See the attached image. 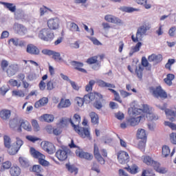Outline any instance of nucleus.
I'll use <instances>...</instances> for the list:
<instances>
[{"label":"nucleus","mask_w":176,"mask_h":176,"mask_svg":"<svg viewBox=\"0 0 176 176\" xmlns=\"http://www.w3.org/2000/svg\"><path fill=\"white\" fill-rule=\"evenodd\" d=\"M60 123L61 124H64L65 126H67L68 123H70L74 127V129L76 133L78 134L82 138H89V140H91V136L90 135V131H89V129L85 128V127H80L78 125L74 124V121H72V118H62Z\"/></svg>","instance_id":"nucleus-1"},{"label":"nucleus","mask_w":176,"mask_h":176,"mask_svg":"<svg viewBox=\"0 0 176 176\" xmlns=\"http://www.w3.org/2000/svg\"><path fill=\"white\" fill-rule=\"evenodd\" d=\"M38 38L45 42H50L54 39V33L49 28H44L40 30Z\"/></svg>","instance_id":"nucleus-2"},{"label":"nucleus","mask_w":176,"mask_h":176,"mask_svg":"<svg viewBox=\"0 0 176 176\" xmlns=\"http://www.w3.org/2000/svg\"><path fill=\"white\" fill-rule=\"evenodd\" d=\"M146 31H148V29L144 25H142L138 28L136 32V37L134 36V34L131 36V39L133 42L137 43V42L142 41V38H144V36L146 35Z\"/></svg>","instance_id":"nucleus-3"},{"label":"nucleus","mask_w":176,"mask_h":176,"mask_svg":"<svg viewBox=\"0 0 176 176\" xmlns=\"http://www.w3.org/2000/svg\"><path fill=\"white\" fill-rule=\"evenodd\" d=\"M150 93L153 94L155 98H167V93L162 89V87L159 86L157 87L156 88L153 87H151L149 88Z\"/></svg>","instance_id":"nucleus-4"},{"label":"nucleus","mask_w":176,"mask_h":176,"mask_svg":"<svg viewBox=\"0 0 176 176\" xmlns=\"http://www.w3.org/2000/svg\"><path fill=\"white\" fill-rule=\"evenodd\" d=\"M13 30L15 34H17L18 35H20L21 36H24V35H25L28 32L27 28L25 26H24V25L19 23H14Z\"/></svg>","instance_id":"nucleus-5"},{"label":"nucleus","mask_w":176,"mask_h":176,"mask_svg":"<svg viewBox=\"0 0 176 176\" xmlns=\"http://www.w3.org/2000/svg\"><path fill=\"white\" fill-rule=\"evenodd\" d=\"M42 53L45 56H52V58L55 60V61H64V59L61 57V54H60V52L45 49L42 50Z\"/></svg>","instance_id":"nucleus-6"},{"label":"nucleus","mask_w":176,"mask_h":176,"mask_svg":"<svg viewBox=\"0 0 176 176\" xmlns=\"http://www.w3.org/2000/svg\"><path fill=\"white\" fill-rule=\"evenodd\" d=\"M24 142L21 140L19 138H16V144H13L11 148H8L9 155H16L19 151H20V148L23 146Z\"/></svg>","instance_id":"nucleus-7"},{"label":"nucleus","mask_w":176,"mask_h":176,"mask_svg":"<svg viewBox=\"0 0 176 176\" xmlns=\"http://www.w3.org/2000/svg\"><path fill=\"white\" fill-rule=\"evenodd\" d=\"M71 152L68 148L59 149L56 153V156L60 162H64L68 159V153Z\"/></svg>","instance_id":"nucleus-8"},{"label":"nucleus","mask_w":176,"mask_h":176,"mask_svg":"<svg viewBox=\"0 0 176 176\" xmlns=\"http://www.w3.org/2000/svg\"><path fill=\"white\" fill-rule=\"evenodd\" d=\"M142 112L146 114V118L148 120H157L159 116L156 114L151 113V110H149V106L148 104H143L142 106Z\"/></svg>","instance_id":"nucleus-9"},{"label":"nucleus","mask_w":176,"mask_h":176,"mask_svg":"<svg viewBox=\"0 0 176 176\" xmlns=\"http://www.w3.org/2000/svg\"><path fill=\"white\" fill-rule=\"evenodd\" d=\"M96 96L95 102H94V107L96 108V109H101L102 108V102H104V98L102 96V94L96 92Z\"/></svg>","instance_id":"nucleus-10"},{"label":"nucleus","mask_w":176,"mask_h":176,"mask_svg":"<svg viewBox=\"0 0 176 176\" xmlns=\"http://www.w3.org/2000/svg\"><path fill=\"white\" fill-rule=\"evenodd\" d=\"M129 159L130 156H129L127 152L120 151L118 153V160L120 164H126V163H129Z\"/></svg>","instance_id":"nucleus-11"},{"label":"nucleus","mask_w":176,"mask_h":176,"mask_svg":"<svg viewBox=\"0 0 176 176\" xmlns=\"http://www.w3.org/2000/svg\"><path fill=\"white\" fill-rule=\"evenodd\" d=\"M76 156L80 157V159H85V160H89V161L93 160V157H94L92 154L87 152H85L83 151V150H76Z\"/></svg>","instance_id":"nucleus-12"},{"label":"nucleus","mask_w":176,"mask_h":176,"mask_svg":"<svg viewBox=\"0 0 176 176\" xmlns=\"http://www.w3.org/2000/svg\"><path fill=\"white\" fill-rule=\"evenodd\" d=\"M47 26L49 30H57L60 27V20L58 18H52L47 21Z\"/></svg>","instance_id":"nucleus-13"},{"label":"nucleus","mask_w":176,"mask_h":176,"mask_svg":"<svg viewBox=\"0 0 176 176\" xmlns=\"http://www.w3.org/2000/svg\"><path fill=\"white\" fill-rule=\"evenodd\" d=\"M60 87V80L57 79L50 80L47 82V90L52 91L54 89H58Z\"/></svg>","instance_id":"nucleus-14"},{"label":"nucleus","mask_w":176,"mask_h":176,"mask_svg":"<svg viewBox=\"0 0 176 176\" xmlns=\"http://www.w3.org/2000/svg\"><path fill=\"white\" fill-rule=\"evenodd\" d=\"M43 149L49 153V155H53V153L56 152V147L54 146V144L50 142H45L43 145Z\"/></svg>","instance_id":"nucleus-15"},{"label":"nucleus","mask_w":176,"mask_h":176,"mask_svg":"<svg viewBox=\"0 0 176 176\" xmlns=\"http://www.w3.org/2000/svg\"><path fill=\"white\" fill-rule=\"evenodd\" d=\"M14 16L15 20H22V21H24V20H26L27 19V14H25L24 10L21 8L17 9L14 12Z\"/></svg>","instance_id":"nucleus-16"},{"label":"nucleus","mask_w":176,"mask_h":176,"mask_svg":"<svg viewBox=\"0 0 176 176\" xmlns=\"http://www.w3.org/2000/svg\"><path fill=\"white\" fill-rule=\"evenodd\" d=\"M26 52L29 54H32L33 56H38L41 52L38 47L34 45V44H29L27 45Z\"/></svg>","instance_id":"nucleus-17"},{"label":"nucleus","mask_w":176,"mask_h":176,"mask_svg":"<svg viewBox=\"0 0 176 176\" xmlns=\"http://www.w3.org/2000/svg\"><path fill=\"white\" fill-rule=\"evenodd\" d=\"M71 64L72 67H74V69H76L77 71H79L80 72H82L83 74H87V71L83 68H82L84 65L83 63L76 61V60H72L71 62Z\"/></svg>","instance_id":"nucleus-18"},{"label":"nucleus","mask_w":176,"mask_h":176,"mask_svg":"<svg viewBox=\"0 0 176 176\" xmlns=\"http://www.w3.org/2000/svg\"><path fill=\"white\" fill-rule=\"evenodd\" d=\"M19 71V65L16 64H12L9 65V67L7 69V75L10 78L11 76H14V75H16V73Z\"/></svg>","instance_id":"nucleus-19"},{"label":"nucleus","mask_w":176,"mask_h":176,"mask_svg":"<svg viewBox=\"0 0 176 176\" xmlns=\"http://www.w3.org/2000/svg\"><path fill=\"white\" fill-rule=\"evenodd\" d=\"M104 20L108 21V23H113V24H122V20L118 17H115L112 15H106L104 16Z\"/></svg>","instance_id":"nucleus-20"},{"label":"nucleus","mask_w":176,"mask_h":176,"mask_svg":"<svg viewBox=\"0 0 176 176\" xmlns=\"http://www.w3.org/2000/svg\"><path fill=\"white\" fill-rule=\"evenodd\" d=\"M0 3L3 5L6 9L11 12V13H14L17 10L16 5L13 3L1 1Z\"/></svg>","instance_id":"nucleus-21"},{"label":"nucleus","mask_w":176,"mask_h":176,"mask_svg":"<svg viewBox=\"0 0 176 176\" xmlns=\"http://www.w3.org/2000/svg\"><path fill=\"white\" fill-rule=\"evenodd\" d=\"M71 107V100L69 99L61 98L60 102L57 105L58 109H63V108H69Z\"/></svg>","instance_id":"nucleus-22"},{"label":"nucleus","mask_w":176,"mask_h":176,"mask_svg":"<svg viewBox=\"0 0 176 176\" xmlns=\"http://www.w3.org/2000/svg\"><path fill=\"white\" fill-rule=\"evenodd\" d=\"M96 96L97 94H96V92H91L85 95L82 100H84L85 104H90L93 100H96Z\"/></svg>","instance_id":"nucleus-23"},{"label":"nucleus","mask_w":176,"mask_h":176,"mask_svg":"<svg viewBox=\"0 0 176 176\" xmlns=\"http://www.w3.org/2000/svg\"><path fill=\"white\" fill-rule=\"evenodd\" d=\"M144 163L146 164V166H153V168H155V166L157 164V162L153 160V158L149 155H146L144 157L143 160Z\"/></svg>","instance_id":"nucleus-24"},{"label":"nucleus","mask_w":176,"mask_h":176,"mask_svg":"<svg viewBox=\"0 0 176 176\" xmlns=\"http://www.w3.org/2000/svg\"><path fill=\"white\" fill-rule=\"evenodd\" d=\"M12 111L9 109H3L0 111V118L3 120H8L10 118Z\"/></svg>","instance_id":"nucleus-25"},{"label":"nucleus","mask_w":176,"mask_h":176,"mask_svg":"<svg viewBox=\"0 0 176 176\" xmlns=\"http://www.w3.org/2000/svg\"><path fill=\"white\" fill-rule=\"evenodd\" d=\"M124 168L128 171V173H130V174H132L133 175H135V174H138V173H140V168L137 164H133L132 166H129Z\"/></svg>","instance_id":"nucleus-26"},{"label":"nucleus","mask_w":176,"mask_h":176,"mask_svg":"<svg viewBox=\"0 0 176 176\" xmlns=\"http://www.w3.org/2000/svg\"><path fill=\"white\" fill-rule=\"evenodd\" d=\"M144 118V116H139L137 118H131L127 120V122L129 124H130V126H137L140 122H141V119Z\"/></svg>","instance_id":"nucleus-27"},{"label":"nucleus","mask_w":176,"mask_h":176,"mask_svg":"<svg viewBox=\"0 0 176 176\" xmlns=\"http://www.w3.org/2000/svg\"><path fill=\"white\" fill-rule=\"evenodd\" d=\"M9 43H12L14 46H19L23 47L25 45V43L23 41H20L18 38H12L8 41Z\"/></svg>","instance_id":"nucleus-28"},{"label":"nucleus","mask_w":176,"mask_h":176,"mask_svg":"<svg viewBox=\"0 0 176 176\" xmlns=\"http://www.w3.org/2000/svg\"><path fill=\"white\" fill-rule=\"evenodd\" d=\"M30 155H32V157L34 159H41V157H43L45 155L42 154L41 152L36 151L35 148L31 147L30 150Z\"/></svg>","instance_id":"nucleus-29"},{"label":"nucleus","mask_w":176,"mask_h":176,"mask_svg":"<svg viewBox=\"0 0 176 176\" xmlns=\"http://www.w3.org/2000/svg\"><path fill=\"white\" fill-rule=\"evenodd\" d=\"M10 174L11 176H19L21 174V169L19 166H13L10 169Z\"/></svg>","instance_id":"nucleus-30"},{"label":"nucleus","mask_w":176,"mask_h":176,"mask_svg":"<svg viewBox=\"0 0 176 176\" xmlns=\"http://www.w3.org/2000/svg\"><path fill=\"white\" fill-rule=\"evenodd\" d=\"M65 168H67L69 173L72 174L74 173L75 175L78 174V169L74 164H71V163H67L65 164Z\"/></svg>","instance_id":"nucleus-31"},{"label":"nucleus","mask_w":176,"mask_h":176,"mask_svg":"<svg viewBox=\"0 0 176 176\" xmlns=\"http://www.w3.org/2000/svg\"><path fill=\"white\" fill-rule=\"evenodd\" d=\"M19 123H21V127L24 130H26V131H31L32 127L30 122L27 120H20Z\"/></svg>","instance_id":"nucleus-32"},{"label":"nucleus","mask_w":176,"mask_h":176,"mask_svg":"<svg viewBox=\"0 0 176 176\" xmlns=\"http://www.w3.org/2000/svg\"><path fill=\"white\" fill-rule=\"evenodd\" d=\"M121 12H125L126 13H133V12H140V9L134 8L133 7L121 6L119 8Z\"/></svg>","instance_id":"nucleus-33"},{"label":"nucleus","mask_w":176,"mask_h":176,"mask_svg":"<svg viewBox=\"0 0 176 176\" xmlns=\"http://www.w3.org/2000/svg\"><path fill=\"white\" fill-rule=\"evenodd\" d=\"M129 113L133 116H138V115L142 113V109L133 107L129 109Z\"/></svg>","instance_id":"nucleus-34"},{"label":"nucleus","mask_w":176,"mask_h":176,"mask_svg":"<svg viewBox=\"0 0 176 176\" xmlns=\"http://www.w3.org/2000/svg\"><path fill=\"white\" fill-rule=\"evenodd\" d=\"M154 170L159 173L160 174H166L168 173V169L166 167H160V163H157V165L154 167Z\"/></svg>","instance_id":"nucleus-35"},{"label":"nucleus","mask_w":176,"mask_h":176,"mask_svg":"<svg viewBox=\"0 0 176 176\" xmlns=\"http://www.w3.org/2000/svg\"><path fill=\"white\" fill-rule=\"evenodd\" d=\"M47 102H49V99L47 98H43L35 103L34 107L35 108H39L40 107L46 105Z\"/></svg>","instance_id":"nucleus-36"},{"label":"nucleus","mask_w":176,"mask_h":176,"mask_svg":"<svg viewBox=\"0 0 176 176\" xmlns=\"http://www.w3.org/2000/svg\"><path fill=\"white\" fill-rule=\"evenodd\" d=\"M3 142H4V146L5 148H7L8 149H10L12 146V139L9 135H5L3 136Z\"/></svg>","instance_id":"nucleus-37"},{"label":"nucleus","mask_w":176,"mask_h":176,"mask_svg":"<svg viewBox=\"0 0 176 176\" xmlns=\"http://www.w3.org/2000/svg\"><path fill=\"white\" fill-rule=\"evenodd\" d=\"M9 168H12V162H10V161H6L2 163L0 168V171L3 173L5 171V170H9Z\"/></svg>","instance_id":"nucleus-38"},{"label":"nucleus","mask_w":176,"mask_h":176,"mask_svg":"<svg viewBox=\"0 0 176 176\" xmlns=\"http://www.w3.org/2000/svg\"><path fill=\"white\" fill-rule=\"evenodd\" d=\"M89 116L91 118V123H93V124H98L99 118L98 113H96L95 112H91L90 113Z\"/></svg>","instance_id":"nucleus-39"},{"label":"nucleus","mask_w":176,"mask_h":176,"mask_svg":"<svg viewBox=\"0 0 176 176\" xmlns=\"http://www.w3.org/2000/svg\"><path fill=\"white\" fill-rule=\"evenodd\" d=\"M137 137L140 140H146V133L145 132V129H138Z\"/></svg>","instance_id":"nucleus-40"},{"label":"nucleus","mask_w":176,"mask_h":176,"mask_svg":"<svg viewBox=\"0 0 176 176\" xmlns=\"http://www.w3.org/2000/svg\"><path fill=\"white\" fill-rule=\"evenodd\" d=\"M43 118L44 121L47 122V123H52V122H54V116L52 114H44Z\"/></svg>","instance_id":"nucleus-41"},{"label":"nucleus","mask_w":176,"mask_h":176,"mask_svg":"<svg viewBox=\"0 0 176 176\" xmlns=\"http://www.w3.org/2000/svg\"><path fill=\"white\" fill-rule=\"evenodd\" d=\"M98 86H100V87H114L112 84L106 82L102 80H98Z\"/></svg>","instance_id":"nucleus-42"},{"label":"nucleus","mask_w":176,"mask_h":176,"mask_svg":"<svg viewBox=\"0 0 176 176\" xmlns=\"http://www.w3.org/2000/svg\"><path fill=\"white\" fill-rule=\"evenodd\" d=\"M20 123V121L17 120V118H14L12 120H10V129H16L17 126H19V124Z\"/></svg>","instance_id":"nucleus-43"},{"label":"nucleus","mask_w":176,"mask_h":176,"mask_svg":"<svg viewBox=\"0 0 176 176\" xmlns=\"http://www.w3.org/2000/svg\"><path fill=\"white\" fill-rule=\"evenodd\" d=\"M19 163L23 167H28L30 166V163L28 162V160L25 157H20L19 159Z\"/></svg>","instance_id":"nucleus-44"},{"label":"nucleus","mask_w":176,"mask_h":176,"mask_svg":"<svg viewBox=\"0 0 176 176\" xmlns=\"http://www.w3.org/2000/svg\"><path fill=\"white\" fill-rule=\"evenodd\" d=\"M146 145V140L144 139L139 142L138 148L142 151V152H145V146Z\"/></svg>","instance_id":"nucleus-45"},{"label":"nucleus","mask_w":176,"mask_h":176,"mask_svg":"<svg viewBox=\"0 0 176 176\" xmlns=\"http://www.w3.org/2000/svg\"><path fill=\"white\" fill-rule=\"evenodd\" d=\"M70 31H72V32H80L79 26L74 22L70 24Z\"/></svg>","instance_id":"nucleus-46"},{"label":"nucleus","mask_w":176,"mask_h":176,"mask_svg":"<svg viewBox=\"0 0 176 176\" xmlns=\"http://www.w3.org/2000/svg\"><path fill=\"white\" fill-rule=\"evenodd\" d=\"M144 71V67L139 65V69L136 67L135 74L139 79H142V72Z\"/></svg>","instance_id":"nucleus-47"},{"label":"nucleus","mask_w":176,"mask_h":176,"mask_svg":"<svg viewBox=\"0 0 176 176\" xmlns=\"http://www.w3.org/2000/svg\"><path fill=\"white\" fill-rule=\"evenodd\" d=\"M170 155V147L168 146H164L162 147V155L164 157H167Z\"/></svg>","instance_id":"nucleus-48"},{"label":"nucleus","mask_w":176,"mask_h":176,"mask_svg":"<svg viewBox=\"0 0 176 176\" xmlns=\"http://www.w3.org/2000/svg\"><path fill=\"white\" fill-rule=\"evenodd\" d=\"M175 63V59H168V62L165 65V68L171 71V65Z\"/></svg>","instance_id":"nucleus-49"},{"label":"nucleus","mask_w":176,"mask_h":176,"mask_svg":"<svg viewBox=\"0 0 176 176\" xmlns=\"http://www.w3.org/2000/svg\"><path fill=\"white\" fill-rule=\"evenodd\" d=\"M96 83V81L94 80H91L89 82V84L86 85L85 90L86 91H90V90H92L93 86H94Z\"/></svg>","instance_id":"nucleus-50"},{"label":"nucleus","mask_w":176,"mask_h":176,"mask_svg":"<svg viewBox=\"0 0 176 176\" xmlns=\"http://www.w3.org/2000/svg\"><path fill=\"white\" fill-rule=\"evenodd\" d=\"M46 157L45 155H43V157H41L38 160V163L40 164H41V166H44L45 167H47V166H49L50 163L49 162H47V160H45Z\"/></svg>","instance_id":"nucleus-51"},{"label":"nucleus","mask_w":176,"mask_h":176,"mask_svg":"<svg viewBox=\"0 0 176 176\" xmlns=\"http://www.w3.org/2000/svg\"><path fill=\"white\" fill-rule=\"evenodd\" d=\"M9 83L10 86H13V87H20V86H21V82L19 83V82H17V80L14 79H10L9 80Z\"/></svg>","instance_id":"nucleus-52"},{"label":"nucleus","mask_w":176,"mask_h":176,"mask_svg":"<svg viewBox=\"0 0 176 176\" xmlns=\"http://www.w3.org/2000/svg\"><path fill=\"white\" fill-rule=\"evenodd\" d=\"M74 101L76 104H77V105H78L79 107H83V104H85V100H83V98L76 97Z\"/></svg>","instance_id":"nucleus-53"},{"label":"nucleus","mask_w":176,"mask_h":176,"mask_svg":"<svg viewBox=\"0 0 176 176\" xmlns=\"http://www.w3.org/2000/svg\"><path fill=\"white\" fill-rule=\"evenodd\" d=\"M32 126H33L34 131H39L41 129L39 124H38V121L36 120H32Z\"/></svg>","instance_id":"nucleus-54"},{"label":"nucleus","mask_w":176,"mask_h":176,"mask_svg":"<svg viewBox=\"0 0 176 176\" xmlns=\"http://www.w3.org/2000/svg\"><path fill=\"white\" fill-rule=\"evenodd\" d=\"M12 96H14L15 97H25V94H24V91L21 90L12 91Z\"/></svg>","instance_id":"nucleus-55"},{"label":"nucleus","mask_w":176,"mask_h":176,"mask_svg":"<svg viewBox=\"0 0 176 176\" xmlns=\"http://www.w3.org/2000/svg\"><path fill=\"white\" fill-rule=\"evenodd\" d=\"M1 67L3 71H5L8 67H9V62L5 59H3L1 62Z\"/></svg>","instance_id":"nucleus-56"},{"label":"nucleus","mask_w":176,"mask_h":176,"mask_svg":"<svg viewBox=\"0 0 176 176\" xmlns=\"http://www.w3.org/2000/svg\"><path fill=\"white\" fill-rule=\"evenodd\" d=\"M87 38L89 39L90 41H91V42H93L94 45H96V46H100V45H102L101 42H100V41H98V39H97L95 37L87 36Z\"/></svg>","instance_id":"nucleus-57"},{"label":"nucleus","mask_w":176,"mask_h":176,"mask_svg":"<svg viewBox=\"0 0 176 176\" xmlns=\"http://www.w3.org/2000/svg\"><path fill=\"white\" fill-rule=\"evenodd\" d=\"M91 170H93V171H96V173H100V165H98L97 162H94Z\"/></svg>","instance_id":"nucleus-58"},{"label":"nucleus","mask_w":176,"mask_h":176,"mask_svg":"<svg viewBox=\"0 0 176 176\" xmlns=\"http://www.w3.org/2000/svg\"><path fill=\"white\" fill-rule=\"evenodd\" d=\"M164 125L168 126V127H170L172 130H176V124L173 122L165 121Z\"/></svg>","instance_id":"nucleus-59"},{"label":"nucleus","mask_w":176,"mask_h":176,"mask_svg":"<svg viewBox=\"0 0 176 176\" xmlns=\"http://www.w3.org/2000/svg\"><path fill=\"white\" fill-rule=\"evenodd\" d=\"M97 61H98L97 57H96V56H93V57L89 58L87 60V64H96Z\"/></svg>","instance_id":"nucleus-60"},{"label":"nucleus","mask_w":176,"mask_h":176,"mask_svg":"<svg viewBox=\"0 0 176 176\" xmlns=\"http://www.w3.org/2000/svg\"><path fill=\"white\" fill-rule=\"evenodd\" d=\"M32 171L34 173H36L37 174H39V173L42 171V168L41 167L40 165H34L32 167Z\"/></svg>","instance_id":"nucleus-61"},{"label":"nucleus","mask_w":176,"mask_h":176,"mask_svg":"<svg viewBox=\"0 0 176 176\" xmlns=\"http://www.w3.org/2000/svg\"><path fill=\"white\" fill-rule=\"evenodd\" d=\"M26 140L30 141V142H36V141H39V138L36 137H34L32 135H27Z\"/></svg>","instance_id":"nucleus-62"},{"label":"nucleus","mask_w":176,"mask_h":176,"mask_svg":"<svg viewBox=\"0 0 176 176\" xmlns=\"http://www.w3.org/2000/svg\"><path fill=\"white\" fill-rule=\"evenodd\" d=\"M170 141L174 145H176V133H172L170 134Z\"/></svg>","instance_id":"nucleus-63"},{"label":"nucleus","mask_w":176,"mask_h":176,"mask_svg":"<svg viewBox=\"0 0 176 176\" xmlns=\"http://www.w3.org/2000/svg\"><path fill=\"white\" fill-rule=\"evenodd\" d=\"M115 116L118 120H123L124 119V114L120 111L116 113Z\"/></svg>","instance_id":"nucleus-64"}]
</instances>
